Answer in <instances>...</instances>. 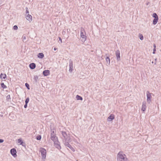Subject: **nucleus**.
<instances>
[{"label": "nucleus", "instance_id": "6", "mask_svg": "<svg viewBox=\"0 0 161 161\" xmlns=\"http://www.w3.org/2000/svg\"><path fill=\"white\" fill-rule=\"evenodd\" d=\"M41 154L42 156V161H46L47 151L45 149L41 147Z\"/></svg>", "mask_w": 161, "mask_h": 161}, {"label": "nucleus", "instance_id": "16", "mask_svg": "<svg viewBox=\"0 0 161 161\" xmlns=\"http://www.w3.org/2000/svg\"><path fill=\"white\" fill-rule=\"evenodd\" d=\"M66 143H66L64 145L65 146H66L67 147H68L69 148H70L72 151L74 152L75 150L74 148L71 146L69 144V142Z\"/></svg>", "mask_w": 161, "mask_h": 161}, {"label": "nucleus", "instance_id": "40", "mask_svg": "<svg viewBox=\"0 0 161 161\" xmlns=\"http://www.w3.org/2000/svg\"><path fill=\"white\" fill-rule=\"evenodd\" d=\"M38 152H39V153H40V148H38Z\"/></svg>", "mask_w": 161, "mask_h": 161}, {"label": "nucleus", "instance_id": "24", "mask_svg": "<svg viewBox=\"0 0 161 161\" xmlns=\"http://www.w3.org/2000/svg\"><path fill=\"white\" fill-rule=\"evenodd\" d=\"M25 86L27 89L29 90L30 89V85L27 83H25Z\"/></svg>", "mask_w": 161, "mask_h": 161}, {"label": "nucleus", "instance_id": "12", "mask_svg": "<svg viewBox=\"0 0 161 161\" xmlns=\"http://www.w3.org/2000/svg\"><path fill=\"white\" fill-rule=\"evenodd\" d=\"M29 67L31 69H34L36 67V64L35 63H30L29 65Z\"/></svg>", "mask_w": 161, "mask_h": 161}, {"label": "nucleus", "instance_id": "36", "mask_svg": "<svg viewBox=\"0 0 161 161\" xmlns=\"http://www.w3.org/2000/svg\"><path fill=\"white\" fill-rule=\"evenodd\" d=\"M156 51V49H154L153 48V54H155V53Z\"/></svg>", "mask_w": 161, "mask_h": 161}, {"label": "nucleus", "instance_id": "31", "mask_svg": "<svg viewBox=\"0 0 161 161\" xmlns=\"http://www.w3.org/2000/svg\"><path fill=\"white\" fill-rule=\"evenodd\" d=\"M36 99L38 101H40V98H39V97L38 96V95L36 97Z\"/></svg>", "mask_w": 161, "mask_h": 161}, {"label": "nucleus", "instance_id": "29", "mask_svg": "<svg viewBox=\"0 0 161 161\" xmlns=\"http://www.w3.org/2000/svg\"><path fill=\"white\" fill-rule=\"evenodd\" d=\"M36 139L37 140H40V135H38L36 137Z\"/></svg>", "mask_w": 161, "mask_h": 161}, {"label": "nucleus", "instance_id": "13", "mask_svg": "<svg viewBox=\"0 0 161 161\" xmlns=\"http://www.w3.org/2000/svg\"><path fill=\"white\" fill-rule=\"evenodd\" d=\"M146 103L145 102H143L142 103V110L143 111H144L146 110Z\"/></svg>", "mask_w": 161, "mask_h": 161}, {"label": "nucleus", "instance_id": "32", "mask_svg": "<svg viewBox=\"0 0 161 161\" xmlns=\"http://www.w3.org/2000/svg\"><path fill=\"white\" fill-rule=\"evenodd\" d=\"M27 104H27L26 103H25V104L24 105V107L25 108H27Z\"/></svg>", "mask_w": 161, "mask_h": 161}, {"label": "nucleus", "instance_id": "8", "mask_svg": "<svg viewBox=\"0 0 161 161\" xmlns=\"http://www.w3.org/2000/svg\"><path fill=\"white\" fill-rule=\"evenodd\" d=\"M10 153L14 158L17 157V151L15 148H13L10 150Z\"/></svg>", "mask_w": 161, "mask_h": 161}, {"label": "nucleus", "instance_id": "10", "mask_svg": "<svg viewBox=\"0 0 161 161\" xmlns=\"http://www.w3.org/2000/svg\"><path fill=\"white\" fill-rule=\"evenodd\" d=\"M115 55L118 61L120 60V53L119 50H117L115 52Z\"/></svg>", "mask_w": 161, "mask_h": 161}, {"label": "nucleus", "instance_id": "17", "mask_svg": "<svg viewBox=\"0 0 161 161\" xmlns=\"http://www.w3.org/2000/svg\"><path fill=\"white\" fill-rule=\"evenodd\" d=\"M43 75L45 76H47L49 75L50 74V71L48 70H44L43 72Z\"/></svg>", "mask_w": 161, "mask_h": 161}, {"label": "nucleus", "instance_id": "33", "mask_svg": "<svg viewBox=\"0 0 161 161\" xmlns=\"http://www.w3.org/2000/svg\"><path fill=\"white\" fill-rule=\"evenodd\" d=\"M40 53H38L37 55V57L38 58H40Z\"/></svg>", "mask_w": 161, "mask_h": 161}, {"label": "nucleus", "instance_id": "25", "mask_svg": "<svg viewBox=\"0 0 161 161\" xmlns=\"http://www.w3.org/2000/svg\"><path fill=\"white\" fill-rule=\"evenodd\" d=\"M30 99L29 97H27L25 100V103L28 104L29 101Z\"/></svg>", "mask_w": 161, "mask_h": 161}, {"label": "nucleus", "instance_id": "11", "mask_svg": "<svg viewBox=\"0 0 161 161\" xmlns=\"http://www.w3.org/2000/svg\"><path fill=\"white\" fill-rule=\"evenodd\" d=\"M73 62L71 60H69V71L71 73L73 71Z\"/></svg>", "mask_w": 161, "mask_h": 161}, {"label": "nucleus", "instance_id": "27", "mask_svg": "<svg viewBox=\"0 0 161 161\" xmlns=\"http://www.w3.org/2000/svg\"><path fill=\"white\" fill-rule=\"evenodd\" d=\"M139 37L141 40H142L143 39V37L142 34H139Z\"/></svg>", "mask_w": 161, "mask_h": 161}, {"label": "nucleus", "instance_id": "44", "mask_svg": "<svg viewBox=\"0 0 161 161\" xmlns=\"http://www.w3.org/2000/svg\"><path fill=\"white\" fill-rule=\"evenodd\" d=\"M152 63H153V62H152Z\"/></svg>", "mask_w": 161, "mask_h": 161}, {"label": "nucleus", "instance_id": "19", "mask_svg": "<svg viewBox=\"0 0 161 161\" xmlns=\"http://www.w3.org/2000/svg\"><path fill=\"white\" fill-rule=\"evenodd\" d=\"M0 85L1 86V87L3 89H6L7 88V86H6V85L4 84V83L1 82L0 83Z\"/></svg>", "mask_w": 161, "mask_h": 161}, {"label": "nucleus", "instance_id": "30", "mask_svg": "<svg viewBox=\"0 0 161 161\" xmlns=\"http://www.w3.org/2000/svg\"><path fill=\"white\" fill-rule=\"evenodd\" d=\"M25 9H26V14H29V10H28V8L27 7H26L25 8Z\"/></svg>", "mask_w": 161, "mask_h": 161}, {"label": "nucleus", "instance_id": "35", "mask_svg": "<svg viewBox=\"0 0 161 161\" xmlns=\"http://www.w3.org/2000/svg\"><path fill=\"white\" fill-rule=\"evenodd\" d=\"M44 57V54L43 53H41V58H42Z\"/></svg>", "mask_w": 161, "mask_h": 161}, {"label": "nucleus", "instance_id": "22", "mask_svg": "<svg viewBox=\"0 0 161 161\" xmlns=\"http://www.w3.org/2000/svg\"><path fill=\"white\" fill-rule=\"evenodd\" d=\"M76 98L77 100H82V98L80 97V96L77 95L76 96Z\"/></svg>", "mask_w": 161, "mask_h": 161}, {"label": "nucleus", "instance_id": "5", "mask_svg": "<svg viewBox=\"0 0 161 161\" xmlns=\"http://www.w3.org/2000/svg\"><path fill=\"white\" fill-rule=\"evenodd\" d=\"M34 83L36 86V87L38 88L40 87L39 83V79L38 76L37 75H34L33 78Z\"/></svg>", "mask_w": 161, "mask_h": 161}, {"label": "nucleus", "instance_id": "9", "mask_svg": "<svg viewBox=\"0 0 161 161\" xmlns=\"http://www.w3.org/2000/svg\"><path fill=\"white\" fill-rule=\"evenodd\" d=\"M17 142L20 145H22V146L25 148L26 143L22 140L21 138H20L18 139Z\"/></svg>", "mask_w": 161, "mask_h": 161}, {"label": "nucleus", "instance_id": "2", "mask_svg": "<svg viewBox=\"0 0 161 161\" xmlns=\"http://www.w3.org/2000/svg\"><path fill=\"white\" fill-rule=\"evenodd\" d=\"M61 134L63 136L62 139L64 145L67 143H66L70 142L72 141L69 135L67 134L66 132L64 131H62Z\"/></svg>", "mask_w": 161, "mask_h": 161}, {"label": "nucleus", "instance_id": "1", "mask_svg": "<svg viewBox=\"0 0 161 161\" xmlns=\"http://www.w3.org/2000/svg\"><path fill=\"white\" fill-rule=\"evenodd\" d=\"M51 139L53 142L54 146L58 149H61L60 143L56 136V130L54 129H51Z\"/></svg>", "mask_w": 161, "mask_h": 161}, {"label": "nucleus", "instance_id": "21", "mask_svg": "<svg viewBox=\"0 0 161 161\" xmlns=\"http://www.w3.org/2000/svg\"><path fill=\"white\" fill-rule=\"evenodd\" d=\"M106 60L108 65H109L110 63V60L109 57H107L106 58Z\"/></svg>", "mask_w": 161, "mask_h": 161}, {"label": "nucleus", "instance_id": "39", "mask_svg": "<svg viewBox=\"0 0 161 161\" xmlns=\"http://www.w3.org/2000/svg\"><path fill=\"white\" fill-rule=\"evenodd\" d=\"M154 49H156V46L155 44L153 45Z\"/></svg>", "mask_w": 161, "mask_h": 161}, {"label": "nucleus", "instance_id": "34", "mask_svg": "<svg viewBox=\"0 0 161 161\" xmlns=\"http://www.w3.org/2000/svg\"><path fill=\"white\" fill-rule=\"evenodd\" d=\"M4 140L3 139H0V143H2L4 142Z\"/></svg>", "mask_w": 161, "mask_h": 161}, {"label": "nucleus", "instance_id": "7", "mask_svg": "<svg viewBox=\"0 0 161 161\" xmlns=\"http://www.w3.org/2000/svg\"><path fill=\"white\" fill-rule=\"evenodd\" d=\"M152 93L149 92V91L147 92V102L150 103L151 102V99L152 98Z\"/></svg>", "mask_w": 161, "mask_h": 161}, {"label": "nucleus", "instance_id": "38", "mask_svg": "<svg viewBox=\"0 0 161 161\" xmlns=\"http://www.w3.org/2000/svg\"><path fill=\"white\" fill-rule=\"evenodd\" d=\"M59 41H60L61 43H62V39L60 37L59 38Z\"/></svg>", "mask_w": 161, "mask_h": 161}, {"label": "nucleus", "instance_id": "42", "mask_svg": "<svg viewBox=\"0 0 161 161\" xmlns=\"http://www.w3.org/2000/svg\"><path fill=\"white\" fill-rule=\"evenodd\" d=\"M156 60H157V59L156 58L155 59V61H156Z\"/></svg>", "mask_w": 161, "mask_h": 161}, {"label": "nucleus", "instance_id": "37", "mask_svg": "<svg viewBox=\"0 0 161 161\" xmlns=\"http://www.w3.org/2000/svg\"><path fill=\"white\" fill-rule=\"evenodd\" d=\"M22 38L23 39V40H25L26 39V37L25 36H23Z\"/></svg>", "mask_w": 161, "mask_h": 161}, {"label": "nucleus", "instance_id": "15", "mask_svg": "<svg viewBox=\"0 0 161 161\" xmlns=\"http://www.w3.org/2000/svg\"><path fill=\"white\" fill-rule=\"evenodd\" d=\"M26 19L30 22L32 21V16L29 14H28L26 17Z\"/></svg>", "mask_w": 161, "mask_h": 161}, {"label": "nucleus", "instance_id": "18", "mask_svg": "<svg viewBox=\"0 0 161 161\" xmlns=\"http://www.w3.org/2000/svg\"><path fill=\"white\" fill-rule=\"evenodd\" d=\"M114 119V116L112 114H111L108 118V121H111Z\"/></svg>", "mask_w": 161, "mask_h": 161}, {"label": "nucleus", "instance_id": "4", "mask_svg": "<svg viewBox=\"0 0 161 161\" xmlns=\"http://www.w3.org/2000/svg\"><path fill=\"white\" fill-rule=\"evenodd\" d=\"M80 36L82 38V41L83 42H85L86 40V36L84 29L82 27L80 28Z\"/></svg>", "mask_w": 161, "mask_h": 161}, {"label": "nucleus", "instance_id": "14", "mask_svg": "<svg viewBox=\"0 0 161 161\" xmlns=\"http://www.w3.org/2000/svg\"><path fill=\"white\" fill-rule=\"evenodd\" d=\"M0 78L1 80L5 79L7 78L6 75L1 73L0 75Z\"/></svg>", "mask_w": 161, "mask_h": 161}, {"label": "nucleus", "instance_id": "26", "mask_svg": "<svg viewBox=\"0 0 161 161\" xmlns=\"http://www.w3.org/2000/svg\"><path fill=\"white\" fill-rule=\"evenodd\" d=\"M153 16L155 18H158V16L157 14L155 13H154L153 14Z\"/></svg>", "mask_w": 161, "mask_h": 161}, {"label": "nucleus", "instance_id": "28", "mask_svg": "<svg viewBox=\"0 0 161 161\" xmlns=\"http://www.w3.org/2000/svg\"><path fill=\"white\" fill-rule=\"evenodd\" d=\"M18 27L17 25H14L13 27V29L14 30H18Z\"/></svg>", "mask_w": 161, "mask_h": 161}, {"label": "nucleus", "instance_id": "3", "mask_svg": "<svg viewBox=\"0 0 161 161\" xmlns=\"http://www.w3.org/2000/svg\"><path fill=\"white\" fill-rule=\"evenodd\" d=\"M117 161H128L126 156L122 152H119L117 155Z\"/></svg>", "mask_w": 161, "mask_h": 161}, {"label": "nucleus", "instance_id": "20", "mask_svg": "<svg viewBox=\"0 0 161 161\" xmlns=\"http://www.w3.org/2000/svg\"><path fill=\"white\" fill-rule=\"evenodd\" d=\"M158 20V18H155L153 20V24L154 25H155L157 24V23Z\"/></svg>", "mask_w": 161, "mask_h": 161}, {"label": "nucleus", "instance_id": "41", "mask_svg": "<svg viewBox=\"0 0 161 161\" xmlns=\"http://www.w3.org/2000/svg\"><path fill=\"white\" fill-rule=\"evenodd\" d=\"M57 48L56 47H54L53 49L55 51L56 50H57Z\"/></svg>", "mask_w": 161, "mask_h": 161}, {"label": "nucleus", "instance_id": "43", "mask_svg": "<svg viewBox=\"0 0 161 161\" xmlns=\"http://www.w3.org/2000/svg\"><path fill=\"white\" fill-rule=\"evenodd\" d=\"M155 64H156V62L155 63Z\"/></svg>", "mask_w": 161, "mask_h": 161}, {"label": "nucleus", "instance_id": "23", "mask_svg": "<svg viewBox=\"0 0 161 161\" xmlns=\"http://www.w3.org/2000/svg\"><path fill=\"white\" fill-rule=\"evenodd\" d=\"M6 99L8 101H10L11 99L10 96L8 95L6 97Z\"/></svg>", "mask_w": 161, "mask_h": 161}]
</instances>
